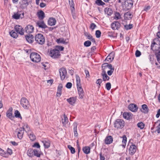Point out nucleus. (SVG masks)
<instances>
[{"label":"nucleus","instance_id":"60","mask_svg":"<svg viewBox=\"0 0 160 160\" xmlns=\"http://www.w3.org/2000/svg\"><path fill=\"white\" fill-rule=\"evenodd\" d=\"M141 55V53L140 51L137 50L135 53V55L136 57H139Z\"/></svg>","mask_w":160,"mask_h":160},{"label":"nucleus","instance_id":"61","mask_svg":"<svg viewBox=\"0 0 160 160\" xmlns=\"http://www.w3.org/2000/svg\"><path fill=\"white\" fill-rule=\"evenodd\" d=\"M32 147H36L38 148H40V145L38 143L36 142L32 146Z\"/></svg>","mask_w":160,"mask_h":160},{"label":"nucleus","instance_id":"35","mask_svg":"<svg viewBox=\"0 0 160 160\" xmlns=\"http://www.w3.org/2000/svg\"><path fill=\"white\" fill-rule=\"evenodd\" d=\"M29 138L32 141H34L36 139V136L32 132L28 133Z\"/></svg>","mask_w":160,"mask_h":160},{"label":"nucleus","instance_id":"44","mask_svg":"<svg viewBox=\"0 0 160 160\" xmlns=\"http://www.w3.org/2000/svg\"><path fill=\"white\" fill-rule=\"evenodd\" d=\"M34 155L37 157H39L40 156V152L39 151L35 149H34Z\"/></svg>","mask_w":160,"mask_h":160},{"label":"nucleus","instance_id":"47","mask_svg":"<svg viewBox=\"0 0 160 160\" xmlns=\"http://www.w3.org/2000/svg\"><path fill=\"white\" fill-rule=\"evenodd\" d=\"M87 38L88 39L90 40L92 42L94 43L95 42V39L93 38L92 36L90 34L87 37Z\"/></svg>","mask_w":160,"mask_h":160},{"label":"nucleus","instance_id":"64","mask_svg":"<svg viewBox=\"0 0 160 160\" xmlns=\"http://www.w3.org/2000/svg\"><path fill=\"white\" fill-rule=\"evenodd\" d=\"M114 70V69H112V70H108L107 72L109 76L111 75L113 72Z\"/></svg>","mask_w":160,"mask_h":160},{"label":"nucleus","instance_id":"9","mask_svg":"<svg viewBox=\"0 0 160 160\" xmlns=\"http://www.w3.org/2000/svg\"><path fill=\"white\" fill-rule=\"evenodd\" d=\"M137 147L135 145L132 144L130 145L129 149V154L131 155H133L136 152Z\"/></svg>","mask_w":160,"mask_h":160},{"label":"nucleus","instance_id":"27","mask_svg":"<svg viewBox=\"0 0 160 160\" xmlns=\"http://www.w3.org/2000/svg\"><path fill=\"white\" fill-rule=\"evenodd\" d=\"M73 132H74V135L75 137L78 136V133L77 131V127L78 124L76 122H74L73 124Z\"/></svg>","mask_w":160,"mask_h":160},{"label":"nucleus","instance_id":"36","mask_svg":"<svg viewBox=\"0 0 160 160\" xmlns=\"http://www.w3.org/2000/svg\"><path fill=\"white\" fill-rule=\"evenodd\" d=\"M104 11L105 13L109 16H110L112 12V11L110 8H106Z\"/></svg>","mask_w":160,"mask_h":160},{"label":"nucleus","instance_id":"48","mask_svg":"<svg viewBox=\"0 0 160 160\" xmlns=\"http://www.w3.org/2000/svg\"><path fill=\"white\" fill-rule=\"evenodd\" d=\"M71 3H70V6L71 7V11L72 12L75 11L74 4L73 2V0H72Z\"/></svg>","mask_w":160,"mask_h":160},{"label":"nucleus","instance_id":"21","mask_svg":"<svg viewBox=\"0 0 160 160\" xmlns=\"http://www.w3.org/2000/svg\"><path fill=\"white\" fill-rule=\"evenodd\" d=\"M37 15L39 19L41 20L43 19L45 17V13L42 10L38 12L37 13Z\"/></svg>","mask_w":160,"mask_h":160},{"label":"nucleus","instance_id":"22","mask_svg":"<svg viewBox=\"0 0 160 160\" xmlns=\"http://www.w3.org/2000/svg\"><path fill=\"white\" fill-rule=\"evenodd\" d=\"M56 22V20L53 18H50L48 21V24L51 26L54 25Z\"/></svg>","mask_w":160,"mask_h":160},{"label":"nucleus","instance_id":"20","mask_svg":"<svg viewBox=\"0 0 160 160\" xmlns=\"http://www.w3.org/2000/svg\"><path fill=\"white\" fill-rule=\"evenodd\" d=\"M101 75L102 77V79L103 81H108L109 79V77L106 73V71L105 70H103L102 71Z\"/></svg>","mask_w":160,"mask_h":160},{"label":"nucleus","instance_id":"41","mask_svg":"<svg viewBox=\"0 0 160 160\" xmlns=\"http://www.w3.org/2000/svg\"><path fill=\"white\" fill-rule=\"evenodd\" d=\"M95 3L98 6H103L105 4V3L102 2L101 0H96Z\"/></svg>","mask_w":160,"mask_h":160},{"label":"nucleus","instance_id":"63","mask_svg":"<svg viewBox=\"0 0 160 160\" xmlns=\"http://www.w3.org/2000/svg\"><path fill=\"white\" fill-rule=\"evenodd\" d=\"M158 31L157 33V36L158 38H160V24L158 27Z\"/></svg>","mask_w":160,"mask_h":160},{"label":"nucleus","instance_id":"45","mask_svg":"<svg viewBox=\"0 0 160 160\" xmlns=\"http://www.w3.org/2000/svg\"><path fill=\"white\" fill-rule=\"evenodd\" d=\"M124 28L127 30H128L131 29L133 27L132 24H129L128 25H124Z\"/></svg>","mask_w":160,"mask_h":160},{"label":"nucleus","instance_id":"33","mask_svg":"<svg viewBox=\"0 0 160 160\" xmlns=\"http://www.w3.org/2000/svg\"><path fill=\"white\" fill-rule=\"evenodd\" d=\"M56 42H57L58 43H63V44H67V42H66L65 40H64V39L62 38H59L58 39H57Z\"/></svg>","mask_w":160,"mask_h":160},{"label":"nucleus","instance_id":"18","mask_svg":"<svg viewBox=\"0 0 160 160\" xmlns=\"http://www.w3.org/2000/svg\"><path fill=\"white\" fill-rule=\"evenodd\" d=\"M77 100L76 97H72L67 99V102L71 105H73L75 103Z\"/></svg>","mask_w":160,"mask_h":160},{"label":"nucleus","instance_id":"19","mask_svg":"<svg viewBox=\"0 0 160 160\" xmlns=\"http://www.w3.org/2000/svg\"><path fill=\"white\" fill-rule=\"evenodd\" d=\"M36 24L39 28L44 29L47 27L43 21H38L37 22Z\"/></svg>","mask_w":160,"mask_h":160},{"label":"nucleus","instance_id":"38","mask_svg":"<svg viewBox=\"0 0 160 160\" xmlns=\"http://www.w3.org/2000/svg\"><path fill=\"white\" fill-rule=\"evenodd\" d=\"M121 18V17L119 13L116 12L115 14V16L114 17V19L118 20Z\"/></svg>","mask_w":160,"mask_h":160},{"label":"nucleus","instance_id":"2","mask_svg":"<svg viewBox=\"0 0 160 160\" xmlns=\"http://www.w3.org/2000/svg\"><path fill=\"white\" fill-rule=\"evenodd\" d=\"M35 40L37 43L41 45L43 44L45 41L44 36L41 33H38L36 35Z\"/></svg>","mask_w":160,"mask_h":160},{"label":"nucleus","instance_id":"5","mask_svg":"<svg viewBox=\"0 0 160 160\" xmlns=\"http://www.w3.org/2000/svg\"><path fill=\"white\" fill-rule=\"evenodd\" d=\"M124 122L123 120L121 119H117L115 121L114 124V127L117 128H122L124 126Z\"/></svg>","mask_w":160,"mask_h":160},{"label":"nucleus","instance_id":"17","mask_svg":"<svg viewBox=\"0 0 160 160\" xmlns=\"http://www.w3.org/2000/svg\"><path fill=\"white\" fill-rule=\"evenodd\" d=\"M77 87L80 98L82 99L83 98L84 95V92L81 86L80 87L78 86Z\"/></svg>","mask_w":160,"mask_h":160},{"label":"nucleus","instance_id":"16","mask_svg":"<svg viewBox=\"0 0 160 160\" xmlns=\"http://www.w3.org/2000/svg\"><path fill=\"white\" fill-rule=\"evenodd\" d=\"M26 40L29 43H32L34 41V36L32 34H28L26 35Z\"/></svg>","mask_w":160,"mask_h":160},{"label":"nucleus","instance_id":"53","mask_svg":"<svg viewBox=\"0 0 160 160\" xmlns=\"http://www.w3.org/2000/svg\"><path fill=\"white\" fill-rule=\"evenodd\" d=\"M106 88L108 90H109L111 88V84L110 82H108L106 84Z\"/></svg>","mask_w":160,"mask_h":160},{"label":"nucleus","instance_id":"14","mask_svg":"<svg viewBox=\"0 0 160 160\" xmlns=\"http://www.w3.org/2000/svg\"><path fill=\"white\" fill-rule=\"evenodd\" d=\"M114 57V52H112L106 58L105 60L108 61L109 62H111L113 60Z\"/></svg>","mask_w":160,"mask_h":160},{"label":"nucleus","instance_id":"37","mask_svg":"<svg viewBox=\"0 0 160 160\" xmlns=\"http://www.w3.org/2000/svg\"><path fill=\"white\" fill-rule=\"evenodd\" d=\"M28 0H22V1L21 5L23 7H27L28 5Z\"/></svg>","mask_w":160,"mask_h":160},{"label":"nucleus","instance_id":"15","mask_svg":"<svg viewBox=\"0 0 160 160\" xmlns=\"http://www.w3.org/2000/svg\"><path fill=\"white\" fill-rule=\"evenodd\" d=\"M123 116L125 119L129 120L132 119L133 115L130 112H124L123 113Z\"/></svg>","mask_w":160,"mask_h":160},{"label":"nucleus","instance_id":"58","mask_svg":"<svg viewBox=\"0 0 160 160\" xmlns=\"http://www.w3.org/2000/svg\"><path fill=\"white\" fill-rule=\"evenodd\" d=\"M157 61L160 58V51L156 52L155 54Z\"/></svg>","mask_w":160,"mask_h":160},{"label":"nucleus","instance_id":"24","mask_svg":"<svg viewBox=\"0 0 160 160\" xmlns=\"http://www.w3.org/2000/svg\"><path fill=\"white\" fill-rule=\"evenodd\" d=\"M62 84H60L58 88V91L57 93V96L58 97H60L62 94Z\"/></svg>","mask_w":160,"mask_h":160},{"label":"nucleus","instance_id":"3","mask_svg":"<svg viewBox=\"0 0 160 160\" xmlns=\"http://www.w3.org/2000/svg\"><path fill=\"white\" fill-rule=\"evenodd\" d=\"M30 58L32 62H39L41 59L40 55L36 52L31 53L30 54Z\"/></svg>","mask_w":160,"mask_h":160},{"label":"nucleus","instance_id":"55","mask_svg":"<svg viewBox=\"0 0 160 160\" xmlns=\"http://www.w3.org/2000/svg\"><path fill=\"white\" fill-rule=\"evenodd\" d=\"M96 25L94 23H92L90 26V28L92 30H93L96 27Z\"/></svg>","mask_w":160,"mask_h":160},{"label":"nucleus","instance_id":"54","mask_svg":"<svg viewBox=\"0 0 160 160\" xmlns=\"http://www.w3.org/2000/svg\"><path fill=\"white\" fill-rule=\"evenodd\" d=\"M108 63H105L104 64H103L102 66V71L104 70H105V68H108Z\"/></svg>","mask_w":160,"mask_h":160},{"label":"nucleus","instance_id":"31","mask_svg":"<svg viewBox=\"0 0 160 160\" xmlns=\"http://www.w3.org/2000/svg\"><path fill=\"white\" fill-rule=\"evenodd\" d=\"M127 141V138L126 136L125 135H123L122 137V146L124 148H125L126 146Z\"/></svg>","mask_w":160,"mask_h":160},{"label":"nucleus","instance_id":"39","mask_svg":"<svg viewBox=\"0 0 160 160\" xmlns=\"http://www.w3.org/2000/svg\"><path fill=\"white\" fill-rule=\"evenodd\" d=\"M42 142L43 144L44 147L45 148H48L50 147V143L49 141H43Z\"/></svg>","mask_w":160,"mask_h":160},{"label":"nucleus","instance_id":"30","mask_svg":"<svg viewBox=\"0 0 160 160\" xmlns=\"http://www.w3.org/2000/svg\"><path fill=\"white\" fill-rule=\"evenodd\" d=\"M63 118H64L62 119V122L63 124L66 125L68 122V119L67 116L65 114L63 115Z\"/></svg>","mask_w":160,"mask_h":160},{"label":"nucleus","instance_id":"56","mask_svg":"<svg viewBox=\"0 0 160 160\" xmlns=\"http://www.w3.org/2000/svg\"><path fill=\"white\" fill-rule=\"evenodd\" d=\"M5 154V152L0 148V155L2 156H4Z\"/></svg>","mask_w":160,"mask_h":160},{"label":"nucleus","instance_id":"62","mask_svg":"<svg viewBox=\"0 0 160 160\" xmlns=\"http://www.w3.org/2000/svg\"><path fill=\"white\" fill-rule=\"evenodd\" d=\"M7 117H8L10 119H11L12 118V114L11 113L9 112L8 113H7Z\"/></svg>","mask_w":160,"mask_h":160},{"label":"nucleus","instance_id":"11","mask_svg":"<svg viewBox=\"0 0 160 160\" xmlns=\"http://www.w3.org/2000/svg\"><path fill=\"white\" fill-rule=\"evenodd\" d=\"M34 27L31 25H27L25 28V32L28 33H32L34 31Z\"/></svg>","mask_w":160,"mask_h":160},{"label":"nucleus","instance_id":"28","mask_svg":"<svg viewBox=\"0 0 160 160\" xmlns=\"http://www.w3.org/2000/svg\"><path fill=\"white\" fill-rule=\"evenodd\" d=\"M9 33L11 36L14 38H16L18 37V33L16 32L14 30L11 31Z\"/></svg>","mask_w":160,"mask_h":160},{"label":"nucleus","instance_id":"25","mask_svg":"<svg viewBox=\"0 0 160 160\" xmlns=\"http://www.w3.org/2000/svg\"><path fill=\"white\" fill-rule=\"evenodd\" d=\"M141 111L145 113H147L148 112L149 109L146 104H143L142 106V108Z\"/></svg>","mask_w":160,"mask_h":160},{"label":"nucleus","instance_id":"51","mask_svg":"<svg viewBox=\"0 0 160 160\" xmlns=\"http://www.w3.org/2000/svg\"><path fill=\"white\" fill-rule=\"evenodd\" d=\"M91 41H85L84 42V45L86 47H89V46H90L91 45Z\"/></svg>","mask_w":160,"mask_h":160},{"label":"nucleus","instance_id":"29","mask_svg":"<svg viewBox=\"0 0 160 160\" xmlns=\"http://www.w3.org/2000/svg\"><path fill=\"white\" fill-rule=\"evenodd\" d=\"M34 150H33L32 149H29L27 151V155L30 157H32L34 155Z\"/></svg>","mask_w":160,"mask_h":160},{"label":"nucleus","instance_id":"6","mask_svg":"<svg viewBox=\"0 0 160 160\" xmlns=\"http://www.w3.org/2000/svg\"><path fill=\"white\" fill-rule=\"evenodd\" d=\"M59 72L61 80H63L67 74L66 69L64 68H61L59 69Z\"/></svg>","mask_w":160,"mask_h":160},{"label":"nucleus","instance_id":"7","mask_svg":"<svg viewBox=\"0 0 160 160\" xmlns=\"http://www.w3.org/2000/svg\"><path fill=\"white\" fill-rule=\"evenodd\" d=\"M24 128H20L17 129L15 131V133L16 134H17L18 138L21 139L22 138L24 133Z\"/></svg>","mask_w":160,"mask_h":160},{"label":"nucleus","instance_id":"26","mask_svg":"<svg viewBox=\"0 0 160 160\" xmlns=\"http://www.w3.org/2000/svg\"><path fill=\"white\" fill-rule=\"evenodd\" d=\"M133 17V15L130 12H128L125 13L124 14V18L125 19H131Z\"/></svg>","mask_w":160,"mask_h":160},{"label":"nucleus","instance_id":"23","mask_svg":"<svg viewBox=\"0 0 160 160\" xmlns=\"http://www.w3.org/2000/svg\"><path fill=\"white\" fill-rule=\"evenodd\" d=\"M113 141V138L111 136H107L105 139V143L107 144L111 143Z\"/></svg>","mask_w":160,"mask_h":160},{"label":"nucleus","instance_id":"1","mask_svg":"<svg viewBox=\"0 0 160 160\" xmlns=\"http://www.w3.org/2000/svg\"><path fill=\"white\" fill-rule=\"evenodd\" d=\"M63 49L62 46H56L55 48L50 50L49 55L53 58H58L61 55L60 51H63Z\"/></svg>","mask_w":160,"mask_h":160},{"label":"nucleus","instance_id":"50","mask_svg":"<svg viewBox=\"0 0 160 160\" xmlns=\"http://www.w3.org/2000/svg\"><path fill=\"white\" fill-rule=\"evenodd\" d=\"M102 82V80L101 79H98L96 81V83L98 85V88L101 86V84Z\"/></svg>","mask_w":160,"mask_h":160},{"label":"nucleus","instance_id":"32","mask_svg":"<svg viewBox=\"0 0 160 160\" xmlns=\"http://www.w3.org/2000/svg\"><path fill=\"white\" fill-rule=\"evenodd\" d=\"M82 150L84 153L88 154L90 153V148L89 147H85L83 148Z\"/></svg>","mask_w":160,"mask_h":160},{"label":"nucleus","instance_id":"46","mask_svg":"<svg viewBox=\"0 0 160 160\" xmlns=\"http://www.w3.org/2000/svg\"><path fill=\"white\" fill-rule=\"evenodd\" d=\"M68 148L70 149L72 153L73 154L75 152V148L70 145H68Z\"/></svg>","mask_w":160,"mask_h":160},{"label":"nucleus","instance_id":"13","mask_svg":"<svg viewBox=\"0 0 160 160\" xmlns=\"http://www.w3.org/2000/svg\"><path fill=\"white\" fill-rule=\"evenodd\" d=\"M138 108L137 105L134 104H131L128 106V109L130 110L133 112L137 111Z\"/></svg>","mask_w":160,"mask_h":160},{"label":"nucleus","instance_id":"52","mask_svg":"<svg viewBox=\"0 0 160 160\" xmlns=\"http://www.w3.org/2000/svg\"><path fill=\"white\" fill-rule=\"evenodd\" d=\"M23 128H24L25 130L27 132L29 133L30 131V128L28 127V125L26 124V125H24V127Z\"/></svg>","mask_w":160,"mask_h":160},{"label":"nucleus","instance_id":"57","mask_svg":"<svg viewBox=\"0 0 160 160\" xmlns=\"http://www.w3.org/2000/svg\"><path fill=\"white\" fill-rule=\"evenodd\" d=\"M72 86V84L71 82H68L66 85V87L68 88H70Z\"/></svg>","mask_w":160,"mask_h":160},{"label":"nucleus","instance_id":"43","mask_svg":"<svg viewBox=\"0 0 160 160\" xmlns=\"http://www.w3.org/2000/svg\"><path fill=\"white\" fill-rule=\"evenodd\" d=\"M138 127L140 128L141 129H143L145 126V124L142 122H140L137 124Z\"/></svg>","mask_w":160,"mask_h":160},{"label":"nucleus","instance_id":"42","mask_svg":"<svg viewBox=\"0 0 160 160\" xmlns=\"http://www.w3.org/2000/svg\"><path fill=\"white\" fill-rule=\"evenodd\" d=\"M21 14L19 13H15L12 16V18L16 19H18L19 18Z\"/></svg>","mask_w":160,"mask_h":160},{"label":"nucleus","instance_id":"34","mask_svg":"<svg viewBox=\"0 0 160 160\" xmlns=\"http://www.w3.org/2000/svg\"><path fill=\"white\" fill-rule=\"evenodd\" d=\"M76 78L77 81V86H81V80L80 77L78 75H76Z\"/></svg>","mask_w":160,"mask_h":160},{"label":"nucleus","instance_id":"4","mask_svg":"<svg viewBox=\"0 0 160 160\" xmlns=\"http://www.w3.org/2000/svg\"><path fill=\"white\" fill-rule=\"evenodd\" d=\"M20 104L25 109L29 108L30 105L28 100L25 98H22L21 99Z\"/></svg>","mask_w":160,"mask_h":160},{"label":"nucleus","instance_id":"59","mask_svg":"<svg viewBox=\"0 0 160 160\" xmlns=\"http://www.w3.org/2000/svg\"><path fill=\"white\" fill-rule=\"evenodd\" d=\"M85 72L86 75V78H89L90 77V75L87 69H85Z\"/></svg>","mask_w":160,"mask_h":160},{"label":"nucleus","instance_id":"49","mask_svg":"<svg viewBox=\"0 0 160 160\" xmlns=\"http://www.w3.org/2000/svg\"><path fill=\"white\" fill-rule=\"evenodd\" d=\"M101 32H100V30H97L96 31V32H95V35H96V37L97 38H99L101 36Z\"/></svg>","mask_w":160,"mask_h":160},{"label":"nucleus","instance_id":"10","mask_svg":"<svg viewBox=\"0 0 160 160\" xmlns=\"http://www.w3.org/2000/svg\"><path fill=\"white\" fill-rule=\"evenodd\" d=\"M14 28L15 31L21 35L24 34L23 30L21 26L16 25L15 26Z\"/></svg>","mask_w":160,"mask_h":160},{"label":"nucleus","instance_id":"40","mask_svg":"<svg viewBox=\"0 0 160 160\" xmlns=\"http://www.w3.org/2000/svg\"><path fill=\"white\" fill-rule=\"evenodd\" d=\"M14 114L16 118H20L21 119H22V118L21 115L20 113L18 110H16L15 111Z\"/></svg>","mask_w":160,"mask_h":160},{"label":"nucleus","instance_id":"8","mask_svg":"<svg viewBox=\"0 0 160 160\" xmlns=\"http://www.w3.org/2000/svg\"><path fill=\"white\" fill-rule=\"evenodd\" d=\"M133 1L132 0H126L125 1L124 5L127 10L131 9L133 6Z\"/></svg>","mask_w":160,"mask_h":160},{"label":"nucleus","instance_id":"12","mask_svg":"<svg viewBox=\"0 0 160 160\" xmlns=\"http://www.w3.org/2000/svg\"><path fill=\"white\" fill-rule=\"evenodd\" d=\"M120 24L118 21H114L111 25L112 28L113 30L118 29L120 27Z\"/></svg>","mask_w":160,"mask_h":160}]
</instances>
